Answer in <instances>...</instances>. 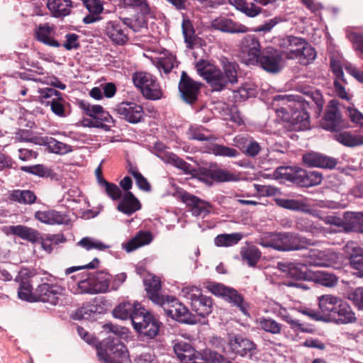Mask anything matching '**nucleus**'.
Listing matches in <instances>:
<instances>
[{
  "label": "nucleus",
  "mask_w": 363,
  "mask_h": 363,
  "mask_svg": "<svg viewBox=\"0 0 363 363\" xmlns=\"http://www.w3.org/2000/svg\"><path fill=\"white\" fill-rule=\"evenodd\" d=\"M104 328H108L113 335L96 345L97 356L104 363H122L128 354L126 347L117 336L118 328L112 324H106Z\"/></svg>",
  "instance_id": "nucleus-3"
},
{
  "label": "nucleus",
  "mask_w": 363,
  "mask_h": 363,
  "mask_svg": "<svg viewBox=\"0 0 363 363\" xmlns=\"http://www.w3.org/2000/svg\"><path fill=\"white\" fill-rule=\"evenodd\" d=\"M152 240V235L150 232L140 230L125 243L122 247L127 252H131L140 247L150 244Z\"/></svg>",
  "instance_id": "nucleus-32"
},
{
  "label": "nucleus",
  "mask_w": 363,
  "mask_h": 363,
  "mask_svg": "<svg viewBox=\"0 0 363 363\" xmlns=\"http://www.w3.org/2000/svg\"><path fill=\"white\" fill-rule=\"evenodd\" d=\"M161 306L164 313L178 322L186 324H195L197 322L196 317L174 297L167 296Z\"/></svg>",
  "instance_id": "nucleus-11"
},
{
  "label": "nucleus",
  "mask_w": 363,
  "mask_h": 363,
  "mask_svg": "<svg viewBox=\"0 0 363 363\" xmlns=\"http://www.w3.org/2000/svg\"><path fill=\"white\" fill-rule=\"evenodd\" d=\"M141 306L140 303L137 302L134 303L130 302L121 303L113 310V315L116 318L121 320L130 319L132 322L136 309H138Z\"/></svg>",
  "instance_id": "nucleus-34"
},
{
  "label": "nucleus",
  "mask_w": 363,
  "mask_h": 363,
  "mask_svg": "<svg viewBox=\"0 0 363 363\" xmlns=\"http://www.w3.org/2000/svg\"><path fill=\"white\" fill-rule=\"evenodd\" d=\"M345 250L348 254L351 267L357 271V274L363 277V250L354 242L347 243Z\"/></svg>",
  "instance_id": "nucleus-26"
},
{
  "label": "nucleus",
  "mask_w": 363,
  "mask_h": 363,
  "mask_svg": "<svg viewBox=\"0 0 363 363\" xmlns=\"http://www.w3.org/2000/svg\"><path fill=\"white\" fill-rule=\"evenodd\" d=\"M175 62H177L176 57L169 55L164 57L158 58L157 65L160 69H162L165 74H169L174 67Z\"/></svg>",
  "instance_id": "nucleus-61"
},
{
  "label": "nucleus",
  "mask_w": 363,
  "mask_h": 363,
  "mask_svg": "<svg viewBox=\"0 0 363 363\" xmlns=\"http://www.w3.org/2000/svg\"><path fill=\"white\" fill-rule=\"evenodd\" d=\"M79 106L86 116L92 118H96L98 114L102 112L103 108L101 105H91L89 102L84 100L79 102Z\"/></svg>",
  "instance_id": "nucleus-60"
},
{
  "label": "nucleus",
  "mask_w": 363,
  "mask_h": 363,
  "mask_svg": "<svg viewBox=\"0 0 363 363\" xmlns=\"http://www.w3.org/2000/svg\"><path fill=\"white\" fill-rule=\"evenodd\" d=\"M257 323L259 328L272 335L280 334L283 326L282 324L269 318H259Z\"/></svg>",
  "instance_id": "nucleus-46"
},
{
  "label": "nucleus",
  "mask_w": 363,
  "mask_h": 363,
  "mask_svg": "<svg viewBox=\"0 0 363 363\" xmlns=\"http://www.w3.org/2000/svg\"><path fill=\"white\" fill-rule=\"evenodd\" d=\"M89 11V14L83 18V23L91 24L101 20V13L104 10L103 4L100 0H82Z\"/></svg>",
  "instance_id": "nucleus-29"
},
{
  "label": "nucleus",
  "mask_w": 363,
  "mask_h": 363,
  "mask_svg": "<svg viewBox=\"0 0 363 363\" xmlns=\"http://www.w3.org/2000/svg\"><path fill=\"white\" fill-rule=\"evenodd\" d=\"M256 65L265 72L271 74H277L283 68V52L273 47H266L257 57Z\"/></svg>",
  "instance_id": "nucleus-12"
},
{
  "label": "nucleus",
  "mask_w": 363,
  "mask_h": 363,
  "mask_svg": "<svg viewBox=\"0 0 363 363\" xmlns=\"http://www.w3.org/2000/svg\"><path fill=\"white\" fill-rule=\"evenodd\" d=\"M208 150L216 156L236 157L239 155V152L236 149L217 143L211 144Z\"/></svg>",
  "instance_id": "nucleus-49"
},
{
  "label": "nucleus",
  "mask_w": 363,
  "mask_h": 363,
  "mask_svg": "<svg viewBox=\"0 0 363 363\" xmlns=\"http://www.w3.org/2000/svg\"><path fill=\"white\" fill-rule=\"evenodd\" d=\"M315 280L320 284L327 287L333 286L337 282V278L335 274L325 271H318L315 274Z\"/></svg>",
  "instance_id": "nucleus-55"
},
{
  "label": "nucleus",
  "mask_w": 363,
  "mask_h": 363,
  "mask_svg": "<svg viewBox=\"0 0 363 363\" xmlns=\"http://www.w3.org/2000/svg\"><path fill=\"white\" fill-rule=\"evenodd\" d=\"M132 79L134 85L140 89L146 99L156 101L163 97V91L152 74L145 72H138L133 74Z\"/></svg>",
  "instance_id": "nucleus-8"
},
{
  "label": "nucleus",
  "mask_w": 363,
  "mask_h": 363,
  "mask_svg": "<svg viewBox=\"0 0 363 363\" xmlns=\"http://www.w3.org/2000/svg\"><path fill=\"white\" fill-rule=\"evenodd\" d=\"M9 230L13 235L29 242H34L38 238V231L28 226L22 225H11L9 227Z\"/></svg>",
  "instance_id": "nucleus-40"
},
{
  "label": "nucleus",
  "mask_w": 363,
  "mask_h": 363,
  "mask_svg": "<svg viewBox=\"0 0 363 363\" xmlns=\"http://www.w3.org/2000/svg\"><path fill=\"white\" fill-rule=\"evenodd\" d=\"M173 350L177 358L182 363H206L204 354L196 351L189 343L183 340H176Z\"/></svg>",
  "instance_id": "nucleus-17"
},
{
  "label": "nucleus",
  "mask_w": 363,
  "mask_h": 363,
  "mask_svg": "<svg viewBox=\"0 0 363 363\" xmlns=\"http://www.w3.org/2000/svg\"><path fill=\"white\" fill-rule=\"evenodd\" d=\"M21 170L43 178L50 177L52 179L56 175L52 169L40 164L32 166H21Z\"/></svg>",
  "instance_id": "nucleus-44"
},
{
  "label": "nucleus",
  "mask_w": 363,
  "mask_h": 363,
  "mask_svg": "<svg viewBox=\"0 0 363 363\" xmlns=\"http://www.w3.org/2000/svg\"><path fill=\"white\" fill-rule=\"evenodd\" d=\"M340 258L337 253L330 250L313 249L306 255L303 263L279 262L277 268L294 279L308 280L311 279V275L308 273V266L334 267Z\"/></svg>",
  "instance_id": "nucleus-2"
},
{
  "label": "nucleus",
  "mask_w": 363,
  "mask_h": 363,
  "mask_svg": "<svg viewBox=\"0 0 363 363\" xmlns=\"http://www.w3.org/2000/svg\"><path fill=\"white\" fill-rule=\"evenodd\" d=\"M143 282L147 298L156 305L164 303L167 296L162 294L160 279L156 276L150 275L145 278Z\"/></svg>",
  "instance_id": "nucleus-24"
},
{
  "label": "nucleus",
  "mask_w": 363,
  "mask_h": 363,
  "mask_svg": "<svg viewBox=\"0 0 363 363\" xmlns=\"http://www.w3.org/2000/svg\"><path fill=\"white\" fill-rule=\"evenodd\" d=\"M347 38L354 44L355 50L360 52V57L363 59V34L352 31L347 34Z\"/></svg>",
  "instance_id": "nucleus-63"
},
{
  "label": "nucleus",
  "mask_w": 363,
  "mask_h": 363,
  "mask_svg": "<svg viewBox=\"0 0 363 363\" xmlns=\"http://www.w3.org/2000/svg\"><path fill=\"white\" fill-rule=\"evenodd\" d=\"M277 178L284 179L301 187H310L320 184L323 174L318 171H308L297 167H279L274 172Z\"/></svg>",
  "instance_id": "nucleus-4"
},
{
  "label": "nucleus",
  "mask_w": 363,
  "mask_h": 363,
  "mask_svg": "<svg viewBox=\"0 0 363 363\" xmlns=\"http://www.w3.org/2000/svg\"><path fill=\"white\" fill-rule=\"evenodd\" d=\"M201 175L205 179H209L218 183L236 182L239 180L238 175L222 168L204 169L201 172Z\"/></svg>",
  "instance_id": "nucleus-28"
},
{
  "label": "nucleus",
  "mask_w": 363,
  "mask_h": 363,
  "mask_svg": "<svg viewBox=\"0 0 363 363\" xmlns=\"http://www.w3.org/2000/svg\"><path fill=\"white\" fill-rule=\"evenodd\" d=\"M123 22L110 21L105 26V34L116 45H123L129 40L128 30Z\"/></svg>",
  "instance_id": "nucleus-22"
},
{
  "label": "nucleus",
  "mask_w": 363,
  "mask_h": 363,
  "mask_svg": "<svg viewBox=\"0 0 363 363\" xmlns=\"http://www.w3.org/2000/svg\"><path fill=\"white\" fill-rule=\"evenodd\" d=\"M238 147L247 156L255 157L261 150L259 143L252 138L242 137L236 140Z\"/></svg>",
  "instance_id": "nucleus-39"
},
{
  "label": "nucleus",
  "mask_w": 363,
  "mask_h": 363,
  "mask_svg": "<svg viewBox=\"0 0 363 363\" xmlns=\"http://www.w3.org/2000/svg\"><path fill=\"white\" fill-rule=\"evenodd\" d=\"M52 31L53 27L48 23L40 24L35 31V38L38 41L46 45L60 48L62 45L51 36Z\"/></svg>",
  "instance_id": "nucleus-31"
},
{
  "label": "nucleus",
  "mask_w": 363,
  "mask_h": 363,
  "mask_svg": "<svg viewBox=\"0 0 363 363\" xmlns=\"http://www.w3.org/2000/svg\"><path fill=\"white\" fill-rule=\"evenodd\" d=\"M48 148L55 154L63 155L72 151L71 145H67L50 137Z\"/></svg>",
  "instance_id": "nucleus-56"
},
{
  "label": "nucleus",
  "mask_w": 363,
  "mask_h": 363,
  "mask_svg": "<svg viewBox=\"0 0 363 363\" xmlns=\"http://www.w3.org/2000/svg\"><path fill=\"white\" fill-rule=\"evenodd\" d=\"M35 217L40 222L49 225L62 224L65 220L63 216L56 211H38Z\"/></svg>",
  "instance_id": "nucleus-41"
},
{
  "label": "nucleus",
  "mask_w": 363,
  "mask_h": 363,
  "mask_svg": "<svg viewBox=\"0 0 363 363\" xmlns=\"http://www.w3.org/2000/svg\"><path fill=\"white\" fill-rule=\"evenodd\" d=\"M308 99L298 95H276L274 101H283L284 106L278 109L281 113L282 119L288 125L287 128L292 131L306 129L310 125V114L313 111L319 117L323 111L324 100L318 89H311L304 92Z\"/></svg>",
  "instance_id": "nucleus-1"
},
{
  "label": "nucleus",
  "mask_w": 363,
  "mask_h": 363,
  "mask_svg": "<svg viewBox=\"0 0 363 363\" xmlns=\"http://www.w3.org/2000/svg\"><path fill=\"white\" fill-rule=\"evenodd\" d=\"M132 324L135 331L147 339L155 338L160 328V322L158 319L143 306L136 309Z\"/></svg>",
  "instance_id": "nucleus-7"
},
{
  "label": "nucleus",
  "mask_w": 363,
  "mask_h": 363,
  "mask_svg": "<svg viewBox=\"0 0 363 363\" xmlns=\"http://www.w3.org/2000/svg\"><path fill=\"white\" fill-rule=\"evenodd\" d=\"M257 94V86L255 84L250 82H245L240 87L233 91V98L235 102H242L249 98L256 97Z\"/></svg>",
  "instance_id": "nucleus-36"
},
{
  "label": "nucleus",
  "mask_w": 363,
  "mask_h": 363,
  "mask_svg": "<svg viewBox=\"0 0 363 363\" xmlns=\"http://www.w3.org/2000/svg\"><path fill=\"white\" fill-rule=\"evenodd\" d=\"M240 46L242 52L247 56L246 65H257V57L262 51L259 38L255 35H247L241 40Z\"/></svg>",
  "instance_id": "nucleus-20"
},
{
  "label": "nucleus",
  "mask_w": 363,
  "mask_h": 363,
  "mask_svg": "<svg viewBox=\"0 0 363 363\" xmlns=\"http://www.w3.org/2000/svg\"><path fill=\"white\" fill-rule=\"evenodd\" d=\"M242 238L240 233L220 234L215 238L214 243L218 247H230L236 245Z\"/></svg>",
  "instance_id": "nucleus-47"
},
{
  "label": "nucleus",
  "mask_w": 363,
  "mask_h": 363,
  "mask_svg": "<svg viewBox=\"0 0 363 363\" xmlns=\"http://www.w3.org/2000/svg\"><path fill=\"white\" fill-rule=\"evenodd\" d=\"M18 296L20 299L28 302H35V291L28 279L22 280L19 284Z\"/></svg>",
  "instance_id": "nucleus-50"
},
{
  "label": "nucleus",
  "mask_w": 363,
  "mask_h": 363,
  "mask_svg": "<svg viewBox=\"0 0 363 363\" xmlns=\"http://www.w3.org/2000/svg\"><path fill=\"white\" fill-rule=\"evenodd\" d=\"M228 345L233 352L252 360L257 359L258 349L256 344L240 335L229 334Z\"/></svg>",
  "instance_id": "nucleus-14"
},
{
  "label": "nucleus",
  "mask_w": 363,
  "mask_h": 363,
  "mask_svg": "<svg viewBox=\"0 0 363 363\" xmlns=\"http://www.w3.org/2000/svg\"><path fill=\"white\" fill-rule=\"evenodd\" d=\"M195 68L197 73L206 80V77H208V73L213 72L216 67L208 61L201 59L196 62Z\"/></svg>",
  "instance_id": "nucleus-62"
},
{
  "label": "nucleus",
  "mask_w": 363,
  "mask_h": 363,
  "mask_svg": "<svg viewBox=\"0 0 363 363\" xmlns=\"http://www.w3.org/2000/svg\"><path fill=\"white\" fill-rule=\"evenodd\" d=\"M208 289L217 296L222 297L232 306L236 307L245 315H250L249 303L243 296L233 288L225 286L220 283H212L208 286Z\"/></svg>",
  "instance_id": "nucleus-9"
},
{
  "label": "nucleus",
  "mask_w": 363,
  "mask_h": 363,
  "mask_svg": "<svg viewBox=\"0 0 363 363\" xmlns=\"http://www.w3.org/2000/svg\"><path fill=\"white\" fill-rule=\"evenodd\" d=\"M96 311V306H82L78 308L74 314L72 315V318L74 320H89L94 317Z\"/></svg>",
  "instance_id": "nucleus-58"
},
{
  "label": "nucleus",
  "mask_w": 363,
  "mask_h": 363,
  "mask_svg": "<svg viewBox=\"0 0 363 363\" xmlns=\"http://www.w3.org/2000/svg\"><path fill=\"white\" fill-rule=\"evenodd\" d=\"M240 256L243 261H246L250 267H254L259 261L262 253L255 246L242 247L240 251Z\"/></svg>",
  "instance_id": "nucleus-43"
},
{
  "label": "nucleus",
  "mask_w": 363,
  "mask_h": 363,
  "mask_svg": "<svg viewBox=\"0 0 363 363\" xmlns=\"http://www.w3.org/2000/svg\"><path fill=\"white\" fill-rule=\"evenodd\" d=\"M206 81L213 91H220L225 89L228 84L222 70L218 67L213 72L208 73Z\"/></svg>",
  "instance_id": "nucleus-35"
},
{
  "label": "nucleus",
  "mask_w": 363,
  "mask_h": 363,
  "mask_svg": "<svg viewBox=\"0 0 363 363\" xmlns=\"http://www.w3.org/2000/svg\"><path fill=\"white\" fill-rule=\"evenodd\" d=\"M336 308L331 320L337 324L352 323L356 321L355 314L347 302L340 299Z\"/></svg>",
  "instance_id": "nucleus-25"
},
{
  "label": "nucleus",
  "mask_w": 363,
  "mask_h": 363,
  "mask_svg": "<svg viewBox=\"0 0 363 363\" xmlns=\"http://www.w3.org/2000/svg\"><path fill=\"white\" fill-rule=\"evenodd\" d=\"M136 11V13L131 17L121 18L123 23L134 33H138L143 28H147L148 26V18L155 17L151 7L145 6Z\"/></svg>",
  "instance_id": "nucleus-19"
},
{
  "label": "nucleus",
  "mask_w": 363,
  "mask_h": 363,
  "mask_svg": "<svg viewBox=\"0 0 363 363\" xmlns=\"http://www.w3.org/2000/svg\"><path fill=\"white\" fill-rule=\"evenodd\" d=\"M319 311L321 315L326 319V321L331 320L333 315V313L337 309V305L340 302V299L332 295H323L318 298Z\"/></svg>",
  "instance_id": "nucleus-30"
},
{
  "label": "nucleus",
  "mask_w": 363,
  "mask_h": 363,
  "mask_svg": "<svg viewBox=\"0 0 363 363\" xmlns=\"http://www.w3.org/2000/svg\"><path fill=\"white\" fill-rule=\"evenodd\" d=\"M52 276L45 277L47 282L39 284L35 290V301L48 303L53 306L58 303L60 297L64 294L65 288L52 283Z\"/></svg>",
  "instance_id": "nucleus-13"
},
{
  "label": "nucleus",
  "mask_w": 363,
  "mask_h": 363,
  "mask_svg": "<svg viewBox=\"0 0 363 363\" xmlns=\"http://www.w3.org/2000/svg\"><path fill=\"white\" fill-rule=\"evenodd\" d=\"M220 64L228 83L236 84L238 82V72L240 68L239 65L235 61L224 56L220 58Z\"/></svg>",
  "instance_id": "nucleus-33"
},
{
  "label": "nucleus",
  "mask_w": 363,
  "mask_h": 363,
  "mask_svg": "<svg viewBox=\"0 0 363 363\" xmlns=\"http://www.w3.org/2000/svg\"><path fill=\"white\" fill-rule=\"evenodd\" d=\"M303 164L308 167L333 169L337 164V159L316 152H308L302 157Z\"/></svg>",
  "instance_id": "nucleus-21"
},
{
  "label": "nucleus",
  "mask_w": 363,
  "mask_h": 363,
  "mask_svg": "<svg viewBox=\"0 0 363 363\" xmlns=\"http://www.w3.org/2000/svg\"><path fill=\"white\" fill-rule=\"evenodd\" d=\"M77 245L86 250L95 249L100 251H104L110 248L109 245L91 237L83 238L77 242Z\"/></svg>",
  "instance_id": "nucleus-51"
},
{
  "label": "nucleus",
  "mask_w": 363,
  "mask_h": 363,
  "mask_svg": "<svg viewBox=\"0 0 363 363\" xmlns=\"http://www.w3.org/2000/svg\"><path fill=\"white\" fill-rule=\"evenodd\" d=\"M203 357L206 359V363H231L223 355L214 351H205Z\"/></svg>",
  "instance_id": "nucleus-64"
},
{
  "label": "nucleus",
  "mask_w": 363,
  "mask_h": 363,
  "mask_svg": "<svg viewBox=\"0 0 363 363\" xmlns=\"http://www.w3.org/2000/svg\"><path fill=\"white\" fill-rule=\"evenodd\" d=\"M280 46L289 50L291 58L299 60L301 65H307L316 57V52L305 39L294 35L282 38Z\"/></svg>",
  "instance_id": "nucleus-6"
},
{
  "label": "nucleus",
  "mask_w": 363,
  "mask_h": 363,
  "mask_svg": "<svg viewBox=\"0 0 363 363\" xmlns=\"http://www.w3.org/2000/svg\"><path fill=\"white\" fill-rule=\"evenodd\" d=\"M120 118L130 123H138L142 121L144 115L143 106L130 101H122L115 108Z\"/></svg>",
  "instance_id": "nucleus-18"
},
{
  "label": "nucleus",
  "mask_w": 363,
  "mask_h": 363,
  "mask_svg": "<svg viewBox=\"0 0 363 363\" xmlns=\"http://www.w3.org/2000/svg\"><path fill=\"white\" fill-rule=\"evenodd\" d=\"M167 162L176 167L177 168L182 170L185 174L193 175L196 172L194 167L189 163L186 162L182 158L178 157L176 154L169 152L167 155Z\"/></svg>",
  "instance_id": "nucleus-48"
},
{
  "label": "nucleus",
  "mask_w": 363,
  "mask_h": 363,
  "mask_svg": "<svg viewBox=\"0 0 363 363\" xmlns=\"http://www.w3.org/2000/svg\"><path fill=\"white\" fill-rule=\"evenodd\" d=\"M103 184L101 185L104 189L106 195L113 201H118L122 197V191L119 186L116 184L109 182L106 179L102 180Z\"/></svg>",
  "instance_id": "nucleus-57"
},
{
  "label": "nucleus",
  "mask_w": 363,
  "mask_h": 363,
  "mask_svg": "<svg viewBox=\"0 0 363 363\" xmlns=\"http://www.w3.org/2000/svg\"><path fill=\"white\" fill-rule=\"evenodd\" d=\"M64 103L65 100L62 96L59 98H53L52 100L48 101V102L44 103V105L50 106L53 113L58 116L64 117L65 116Z\"/></svg>",
  "instance_id": "nucleus-59"
},
{
  "label": "nucleus",
  "mask_w": 363,
  "mask_h": 363,
  "mask_svg": "<svg viewBox=\"0 0 363 363\" xmlns=\"http://www.w3.org/2000/svg\"><path fill=\"white\" fill-rule=\"evenodd\" d=\"M182 295L191 301V307L198 315L205 318L213 308V301L211 297L201 294V289L195 286H186L182 290Z\"/></svg>",
  "instance_id": "nucleus-10"
},
{
  "label": "nucleus",
  "mask_w": 363,
  "mask_h": 363,
  "mask_svg": "<svg viewBox=\"0 0 363 363\" xmlns=\"http://www.w3.org/2000/svg\"><path fill=\"white\" fill-rule=\"evenodd\" d=\"M202 86L201 82L194 80L183 71L178 85L181 99L188 104H194L198 100Z\"/></svg>",
  "instance_id": "nucleus-15"
},
{
  "label": "nucleus",
  "mask_w": 363,
  "mask_h": 363,
  "mask_svg": "<svg viewBox=\"0 0 363 363\" xmlns=\"http://www.w3.org/2000/svg\"><path fill=\"white\" fill-rule=\"evenodd\" d=\"M96 294L106 293L109 287L111 275L104 271L90 274Z\"/></svg>",
  "instance_id": "nucleus-38"
},
{
  "label": "nucleus",
  "mask_w": 363,
  "mask_h": 363,
  "mask_svg": "<svg viewBox=\"0 0 363 363\" xmlns=\"http://www.w3.org/2000/svg\"><path fill=\"white\" fill-rule=\"evenodd\" d=\"M174 196L184 204H211L210 202L203 201L183 189H177Z\"/></svg>",
  "instance_id": "nucleus-52"
},
{
  "label": "nucleus",
  "mask_w": 363,
  "mask_h": 363,
  "mask_svg": "<svg viewBox=\"0 0 363 363\" xmlns=\"http://www.w3.org/2000/svg\"><path fill=\"white\" fill-rule=\"evenodd\" d=\"M213 201L217 202L218 204H262V203H259L255 201L240 199L238 195L233 196L217 195L216 196Z\"/></svg>",
  "instance_id": "nucleus-54"
},
{
  "label": "nucleus",
  "mask_w": 363,
  "mask_h": 363,
  "mask_svg": "<svg viewBox=\"0 0 363 363\" xmlns=\"http://www.w3.org/2000/svg\"><path fill=\"white\" fill-rule=\"evenodd\" d=\"M204 131L208 132V130L201 125H191L188 130L189 138L202 142L215 139L212 135H206Z\"/></svg>",
  "instance_id": "nucleus-53"
},
{
  "label": "nucleus",
  "mask_w": 363,
  "mask_h": 363,
  "mask_svg": "<svg viewBox=\"0 0 363 363\" xmlns=\"http://www.w3.org/2000/svg\"><path fill=\"white\" fill-rule=\"evenodd\" d=\"M259 245L264 247H272L278 251H291L303 249L307 240L294 233H270L268 237L262 238Z\"/></svg>",
  "instance_id": "nucleus-5"
},
{
  "label": "nucleus",
  "mask_w": 363,
  "mask_h": 363,
  "mask_svg": "<svg viewBox=\"0 0 363 363\" xmlns=\"http://www.w3.org/2000/svg\"><path fill=\"white\" fill-rule=\"evenodd\" d=\"M211 27L214 30L231 34L246 33L250 30L246 26L223 16L213 19L211 22Z\"/></svg>",
  "instance_id": "nucleus-23"
},
{
  "label": "nucleus",
  "mask_w": 363,
  "mask_h": 363,
  "mask_svg": "<svg viewBox=\"0 0 363 363\" xmlns=\"http://www.w3.org/2000/svg\"><path fill=\"white\" fill-rule=\"evenodd\" d=\"M238 10L245 13L250 17H255L262 11V9L255 4L247 2L246 0H230Z\"/></svg>",
  "instance_id": "nucleus-42"
},
{
  "label": "nucleus",
  "mask_w": 363,
  "mask_h": 363,
  "mask_svg": "<svg viewBox=\"0 0 363 363\" xmlns=\"http://www.w3.org/2000/svg\"><path fill=\"white\" fill-rule=\"evenodd\" d=\"M9 199L12 201L32 204L36 201L37 198L34 192L30 190L16 189L12 191Z\"/></svg>",
  "instance_id": "nucleus-45"
},
{
  "label": "nucleus",
  "mask_w": 363,
  "mask_h": 363,
  "mask_svg": "<svg viewBox=\"0 0 363 363\" xmlns=\"http://www.w3.org/2000/svg\"><path fill=\"white\" fill-rule=\"evenodd\" d=\"M338 104L335 99L330 101L328 108L320 121L323 129L330 132H339L346 128V123L342 119V115L337 106Z\"/></svg>",
  "instance_id": "nucleus-16"
},
{
  "label": "nucleus",
  "mask_w": 363,
  "mask_h": 363,
  "mask_svg": "<svg viewBox=\"0 0 363 363\" xmlns=\"http://www.w3.org/2000/svg\"><path fill=\"white\" fill-rule=\"evenodd\" d=\"M333 138L344 146L354 147L363 145V136L352 134L348 131L336 132Z\"/></svg>",
  "instance_id": "nucleus-37"
},
{
  "label": "nucleus",
  "mask_w": 363,
  "mask_h": 363,
  "mask_svg": "<svg viewBox=\"0 0 363 363\" xmlns=\"http://www.w3.org/2000/svg\"><path fill=\"white\" fill-rule=\"evenodd\" d=\"M75 5L71 0H48L47 7L51 16L57 18H63L71 13V9Z\"/></svg>",
  "instance_id": "nucleus-27"
}]
</instances>
